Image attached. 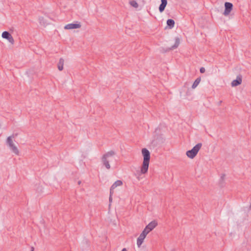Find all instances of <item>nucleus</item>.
<instances>
[{"label": "nucleus", "instance_id": "11", "mask_svg": "<svg viewBox=\"0 0 251 251\" xmlns=\"http://www.w3.org/2000/svg\"><path fill=\"white\" fill-rule=\"evenodd\" d=\"M161 3L159 5V10L160 13L163 12L167 4V0H161Z\"/></svg>", "mask_w": 251, "mask_h": 251}, {"label": "nucleus", "instance_id": "13", "mask_svg": "<svg viewBox=\"0 0 251 251\" xmlns=\"http://www.w3.org/2000/svg\"><path fill=\"white\" fill-rule=\"evenodd\" d=\"M180 44V39L179 37H177L175 38V44L171 47L170 49V50H173L177 48Z\"/></svg>", "mask_w": 251, "mask_h": 251}, {"label": "nucleus", "instance_id": "3", "mask_svg": "<svg viewBox=\"0 0 251 251\" xmlns=\"http://www.w3.org/2000/svg\"><path fill=\"white\" fill-rule=\"evenodd\" d=\"M18 135V133H13L12 135L7 137L6 139V143L10 148L12 151L16 155L19 154V151L18 148L14 144L12 139L15 138Z\"/></svg>", "mask_w": 251, "mask_h": 251}, {"label": "nucleus", "instance_id": "12", "mask_svg": "<svg viewBox=\"0 0 251 251\" xmlns=\"http://www.w3.org/2000/svg\"><path fill=\"white\" fill-rule=\"evenodd\" d=\"M242 83V78L241 76H237L236 79L234 80L231 82L232 86H236L240 85Z\"/></svg>", "mask_w": 251, "mask_h": 251}, {"label": "nucleus", "instance_id": "4", "mask_svg": "<svg viewBox=\"0 0 251 251\" xmlns=\"http://www.w3.org/2000/svg\"><path fill=\"white\" fill-rule=\"evenodd\" d=\"M202 147L201 143H198L195 146H194L193 149L191 150H189L186 152L187 156L191 159L194 158L197 154L199 150Z\"/></svg>", "mask_w": 251, "mask_h": 251}, {"label": "nucleus", "instance_id": "7", "mask_svg": "<svg viewBox=\"0 0 251 251\" xmlns=\"http://www.w3.org/2000/svg\"><path fill=\"white\" fill-rule=\"evenodd\" d=\"M2 37L7 39L11 44H14V40L12 36L8 31H4L2 33Z\"/></svg>", "mask_w": 251, "mask_h": 251}, {"label": "nucleus", "instance_id": "6", "mask_svg": "<svg viewBox=\"0 0 251 251\" xmlns=\"http://www.w3.org/2000/svg\"><path fill=\"white\" fill-rule=\"evenodd\" d=\"M158 225L156 221L153 220L150 222L144 228L148 233L152 230Z\"/></svg>", "mask_w": 251, "mask_h": 251}, {"label": "nucleus", "instance_id": "23", "mask_svg": "<svg viewBox=\"0 0 251 251\" xmlns=\"http://www.w3.org/2000/svg\"><path fill=\"white\" fill-rule=\"evenodd\" d=\"M31 251H34V248L33 247L31 248Z\"/></svg>", "mask_w": 251, "mask_h": 251}, {"label": "nucleus", "instance_id": "1", "mask_svg": "<svg viewBox=\"0 0 251 251\" xmlns=\"http://www.w3.org/2000/svg\"><path fill=\"white\" fill-rule=\"evenodd\" d=\"M142 153L144 160L141 169V173L143 174H145L148 171L151 155L149 150L146 148L142 150Z\"/></svg>", "mask_w": 251, "mask_h": 251}, {"label": "nucleus", "instance_id": "20", "mask_svg": "<svg viewBox=\"0 0 251 251\" xmlns=\"http://www.w3.org/2000/svg\"><path fill=\"white\" fill-rule=\"evenodd\" d=\"M112 195H111V190H110V196H109V199L110 202H111L112 201Z\"/></svg>", "mask_w": 251, "mask_h": 251}, {"label": "nucleus", "instance_id": "8", "mask_svg": "<svg viewBox=\"0 0 251 251\" xmlns=\"http://www.w3.org/2000/svg\"><path fill=\"white\" fill-rule=\"evenodd\" d=\"M225 10L224 14L225 16L228 15L232 9L233 4L228 2H226L225 3Z\"/></svg>", "mask_w": 251, "mask_h": 251}, {"label": "nucleus", "instance_id": "21", "mask_svg": "<svg viewBox=\"0 0 251 251\" xmlns=\"http://www.w3.org/2000/svg\"><path fill=\"white\" fill-rule=\"evenodd\" d=\"M122 251H127L126 248H124Z\"/></svg>", "mask_w": 251, "mask_h": 251}, {"label": "nucleus", "instance_id": "22", "mask_svg": "<svg viewBox=\"0 0 251 251\" xmlns=\"http://www.w3.org/2000/svg\"><path fill=\"white\" fill-rule=\"evenodd\" d=\"M81 181H78V185H80V184H81Z\"/></svg>", "mask_w": 251, "mask_h": 251}, {"label": "nucleus", "instance_id": "15", "mask_svg": "<svg viewBox=\"0 0 251 251\" xmlns=\"http://www.w3.org/2000/svg\"><path fill=\"white\" fill-rule=\"evenodd\" d=\"M175 23V21L173 19H170L167 21V25L169 27L170 29L174 27Z\"/></svg>", "mask_w": 251, "mask_h": 251}, {"label": "nucleus", "instance_id": "14", "mask_svg": "<svg viewBox=\"0 0 251 251\" xmlns=\"http://www.w3.org/2000/svg\"><path fill=\"white\" fill-rule=\"evenodd\" d=\"M64 60L62 58H60L57 64V68L59 71H62L63 69Z\"/></svg>", "mask_w": 251, "mask_h": 251}, {"label": "nucleus", "instance_id": "16", "mask_svg": "<svg viewBox=\"0 0 251 251\" xmlns=\"http://www.w3.org/2000/svg\"><path fill=\"white\" fill-rule=\"evenodd\" d=\"M201 80V77H198L195 80V81L194 82L192 86V88L193 89H195V88H196V87L199 85V84L200 83V81Z\"/></svg>", "mask_w": 251, "mask_h": 251}, {"label": "nucleus", "instance_id": "24", "mask_svg": "<svg viewBox=\"0 0 251 251\" xmlns=\"http://www.w3.org/2000/svg\"><path fill=\"white\" fill-rule=\"evenodd\" d=\"M221 103H222V101H220L219 102V104H220Z\"/></svg>", "mask_w": 251, "mask_h": 251}, {"label": "nucleus", "instance_id": "5", "mask_svg": "<svg viewBox=\"0 0 251 251\" xmlns=\"http://www.w3.org/2000/svg\"><path fill=\"white\" fill-rule=\"evenodd\" d=\"M148 233V232L144 229L142 233L140 234V236H139L137 240V244L138 247H140L141 246V245L143 242L144 239L145 238V237H146Z\"/></svg>", "mask_w": 251, "mask_h": 251}, {"label": "nucleus", "instance_id": "2", "mask_svg": "<svg viewBox=\"0 0 251 251\" xmlns=\"http://www.w3.org/2000/svg\"><path fill=\"white\" fill-rule=\"evenodd\" d=\"M115 154V152L113 151H110L104 153L101 157V160L102 165L108 170L111 168L109 164V158Z\"/></svg>", "mask_w": 251, "mask_h": 251}, {"label": "nucleus", "instance_id": "18", "mask_svg": "<svg viewBox=\"0 0 251 251\" xmlns=\"http://www.w3.org/2000/svg\"><path fill=\"white\" fill-rule=\"evenodd\" d=\"M225 176H226V175L225 174H222V176H221V178H220V181H221V183H224L225 178Z\"/></svg>", "mask_w": 251, "mask_h": 251}, {"label": "nucleus", "instance_id": "10", "mask_svg": "<svg viewBox=\"0 0 251 251\" xmlns=\"http://www.w3.org/2000/svg\"><path fill=\"white\" fill-rule=\"evenodd\" d=\"M81 27L80 24H69L65 25L64 28L66 29H71L78 28Z\"/></svg>", "mask_w": 251, "mask_h": 251}, {"label": "nucleus", "instance_id": "17", "mask_svg": "<svg viewBox=\"0 0 251 251\" xmlns=\"http://www.w3.org/2000/svg\"><path fill=\"white\" fill-rule=\"evenodd\" d=\"M129 3L130 4L133 6V7H135V8H137L138 7V4L137 3V2L134 0H130L129 1Z\"/></svg>", "mask_w": 251, "mask_h": 251}, {"label": "nucleus", "instance_id": "19", "mask_svg": "<svg viewBox=\"0 0 251 251\" xmlns=\"http://www.w3.org/2000/svg\"><path fill=\"white\" fill-rule=\"evenodd\" d=\"M200 71L201 73H204L205 71V69L204 67H201Z\"/></svg>", "mask_w": 251, "mask_h": 251}, {"label": "nucleus", "instance_id": "9", "mask_svg": "<svg viewBox=\"0 0 251 251\" xmlns=\"http://www.w3.org/2000/svg\"><path fill=\"white\" fill-rule=\"evenodd\" d=\"M123 185V182L120 180L116 181L111 186L110 188L111 195H112L114 193L113 190L117 186H122Z\"/></svg>", "mask_w": 251, "mask_h": 251}]
</instances>
